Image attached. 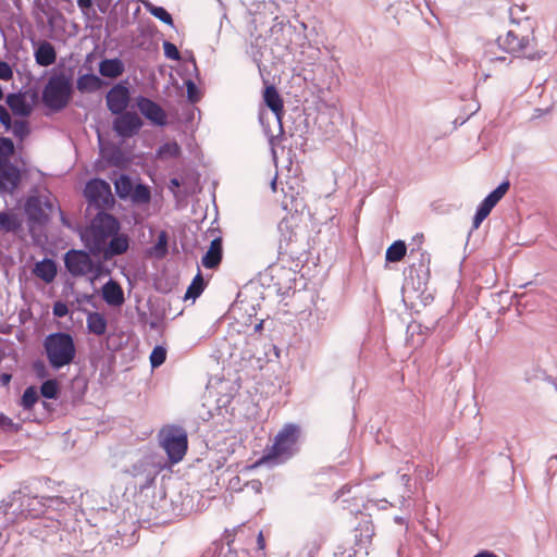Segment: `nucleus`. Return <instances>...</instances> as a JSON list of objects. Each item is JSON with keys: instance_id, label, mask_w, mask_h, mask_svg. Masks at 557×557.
I'll return each mask as SVG.
<instances>
[{"instance_id": "f257e3e1", "label": "nucleus", "mask_w": 557, "mask_h": 557, "mask_svg": "<svg viewBox=\"0 0 557 557\" xmlns=\"http://www.w3.org/2000/svg\"><path fill=\"white\" fill-rule=\"evenodd\" d=\"M498 51L529 60H540L546 54L537 49L534 27L529 18L525 20L522 29H510L505 36H499L495 42L486 46L480 64L482 71H487L484 73V81L491 76L492 70L507 67L511 62L508 57L499 54Z\"/></svg>"}, {"instance_id": "f03ea898", "label": "nucleus", "mask_w": 557, "mask_h": 557, "mask_svg": "<svg viewBox=\"0 0 557 557\" xmlns=\"http://www.w3.org/2000/svg\"><path fill=\"white\" fill-rule=\"evenodd\" d=\"M119 231L120 222L117 219L110 213L99 211L82 238L88 251L97 257L103 250V245Z\"/></svg>"}, {"instance_id": "7ed1b4c3", "label": "nucleus", "mask_w": 557, "mask_h": 557, "mask_svg": "<svg viewBox=\"0 0 557 557\" xmlns=\"http://www.w3.org/2000/svg\"><path fill=\"white\" fill-rule=\"evenodd\" d=\"M42 346L49 366L54 370L70 366L75 359L76 347L69 333H51L45 337Z\"/></svg>"}, {"instance_id": "20e7f679", "label": "nucleus", "mask_w": 557, "mask_h": 557, "mask_svg": "<svg viewBox=\"0 0 557 557\" xmlns=\"http://www.w3.org/2000/svg\"><path fill=\"white\" fill-rule=\"evenodd\" d=\"M45 511L44 496H27L22 491L13 492L7 500L0 505V513L5 522L12 523L20 517L36 518Z\"/></svg>"}, {"instance_id": "39448f33", "label": "nucleus", "mask_w": 557, "mask_h": 557, "mask_svg": "<svg viewBox=\"0 0 557 557\" xmlns=\"http://www.w3.org/2000/svg\"><path fill=\"white\" fill-rule=\"evenodd\" d=\"M72 94L71 78L64 73H58L48 78L42 89L41 99L48 109L59 112L67 107Z\"/></svg>"}, {"instance_id": "423d86ee", "label": "nucleus", "mask_w": 557, "mask_h": 557, "mask_svg": "<svg viewBox=\"0 0 557 557\" xmlns=\"http://www.w3.org/2000/svg\"><path fill=\"white\" fill-rule=\"evenodd\" d=\"M299 432L297 424H285L276 434L271 449L263 458L268 461L273 460L275 463H282L289 459L297 451Z\"/></svg>"}, {"instance_id": "0eeeda50", "label": "nucleus", "mask_w": 557, "mask_h": 557, "mask_svg": "<svg viewBox=\"0 0 557 557\" xmlns=\"http://www.w3.org/2000/svg\"><path fill=\"white\" fill-rule=\"evenodd\" d=\"M159 442L172 463L180 462L186 455L188 436L186 430L182 426H164L159 432Z\"/></svg>"}, {"instance_id": "6e6552de", "label": "nucleus", "mask_w": 557, "mask_h": 557, "mask_svg": "<svg viewBox=\"0 0 557 557\" xmlns=\"http://www.w3.org/2000/svg\"><path fill=\"white\" fill-rule=\"evenodd\" d=\"M89 253L85 250L76 249H71L65 253L64 264L71 275L77 277L92 274V278L96 280L103 274L102 263H95Z\"/></svg>"}, {"instance_id": "1a4fd4ad", "label": "nucleus", "mask_w": 557, "mask_h": 557, "mask_svg": "<svg viewBox=\"0 0 557 557\" xmlns=\"http://www.w3.org/2000/svg\"><path fill=\"white\" fill-rule=\"evenodd\" d=\"M84 195L89 205L94 206L96 209H100L101 211L109 209L114 205L111 186L101 178H92L88 181L84 189Z\"/></svg>"}, {"instance_id": "9d476101", "label": "nucleus", "mask_w": 557, "mask_h": 557, "mask_svg": "<svg viewBox=\"0 0 557 557\" xmlns=\"http://www.w3.org/2000/svg\"><path fill=\"white\" fill-rule=\"evenodd\" d=\"M112 122V129L121 138H132L139 133L144 122L136 112L124 111L115 114Z\"/></svg>"}, {"instance_id": "9b49d317", "label": "nucleus", "mask_w": 557, "mask_h": 557, "mask_svg": "<svg viewBox=\"0 0 557 557\" xmlns=\"http://www.w3.org/2000/svg\"><path fill=\"white\" fill-rule=\"evenodd\" d=\"M24 210L29 222L42 224L49 220L48 212L53 210V201L49 197L29 196Z\"/></svg>"}, {"instance_id": "f8f14e48", "label": "nucleus", "mask_w": 557, "mask_h": 557, "mask_svg": "<svg viewBox=\"0 0 557 557\" xmlns=\"http://www.w3.org/2000/svg\"><path fill=\"white\" fill-rule=\"evenodd\" d=\"M509 182L500 183L493 191H491L479 205L475 214L473 216L472 225L474 228H478L481 223L488 216L492 209L497 205V202L505 196V194L509 189Z\"/></svg>"}, {"instance_id": "ddd939ff", "label": "nucleus", "mask_w": 557, "mask_h": 557, "mask_svg": "<svg viewBox=\"0 0 557 557\" xmlns=\"http://www.w3.org/2000/svg\"><path fill=\"white\" fill-rule=\"evenodd\" d=\"M21 181L20 169L9 160H0V195H13Z\"/></svg>"}, {"instance_id": "4468645a", "label": "nucleus", "mask_w": 557, "mask_h": 557, "mask_svg": "<svg viewBox=\"0 0 557 557\" xmlns=\"http://www.w3.org/2000/svg\"><path fill=\"white\" fill-rule=\"evenodd\" d=\"M135 102L141 115L152 125L163 127L168 124V115L159 103L145 96H138Z\"/></svg>"}, {"instance_id": "2eb2a0df", "label": "nucleus", "mask_w": 557, "mask_h": 557, "mask_svg": "<svg viewBox=\"0 0 557 557\" xmlns=\"http://www.w3.org/2000/svg\"><path fill=\"white\" fill-rule=\"evenodd\" d=\"M125 472L138 480L140 488H145L153 483L158 470L149 457H144L133 463Z\"/></svg>"}, {"instance_id": "dca6fc26", "label": "nucleus", "mask_w": 557, "mask_h": 557, "mask_svg": "<svg viewBox=\"0 0 557 557\" xmlns=\"http://www.w3.org/2000/svg\"><path fill=\"white\" fill-rule=\"evenodd\" d=\"M129 100V89L124 83L115 84L106 95L107 108L112 114L126 111Z\"/></svg>"}, {"instance_id": "f3484780", "label": "nucleus", "mask_w": 557, "mask_h": 557, "mask_svg": "<svg viewBox=\"0 0 557 557\" xmlns=\"http://www.w3.org/2000/svg\"><path fill=\"white\" fill-rule=\"evenodd\" d=\"M129 247V238L126 234L113 235L107 244L103 245V250L100 251V256L104 261L111 260L115 256H120L127 251Z\"/></svg>"}, {"instance_id": "a211bd4d", "label": "nucleus", "mask_w": 557, "mask_h": 557, "mask_svg": "<svg viewBox=\"0 0 557 557\" xmlns=\"http://www.w3.org/2000/svg\"><path fill=\"white\" fill-rule=\"evenodd\" d=\"M34 57L38 65L47 67L55 63L57 51L51 42L42 40L35 48Z\"/></svg>"}, {"instance_id": "6ab92c4d", "label": "nucleus", "mask_w": 557, "mask_h": 557, "mask_svg": "<svg viewBox=\"0 0 557 557\" xmlns=\"http://www.w3.org/2000/svg\"><path fill=\"white\" fill-rule=\"evenodd\" d=\"M264 103L274 113L275 120L282 131L281 117L283 114V100L274 86H268L263 94Z\"/></svg>"}, {"instance_id": "aec40b11", "label": "nucleus", "mask_w": 557, "mask_h": 557, "mask_svg": "<svg viewBox=\"0 0 557 557\" xmlns=\"http://www.w3.org/2000/svg\"><path fill=\"white\" fill-rule=\"evenodd\" d=\"M5 102L15 115L28 116L32 113L33 108L24 94H9L5 98Z\"/></svg>"}, {"instance_id": "412c9836", "label": "nucleus", "mask_w": 557, "mask_h": 557, "mask_svg": "<svg viewBox=\"0 0 557 557\" xmlns=\"http://www.w3.org/2000/svg\"><path fill=\"white\" fill-rule=\"evenodd\" d=\"M102 298L109 306L119 307L124 302V293L119 283L109 280L102 286Z\"/></svg>"}, {"instance_id": "4be33fe9", "label": "nucleus", "mask_w": 557, "mask_h": 557, "mask_svg": "<svg viewBox=\"0 0 557 557\" xmlns=\"http://www.w3.org/2000/svg\"><path fill=\"white\" fill-rule=\"evenodd\" d=\"M222 239L220 237L214 238L207 252L201 259V263L207 269H214L216 268L221 260H222Z\"/></svg>"}, {"instance_id": "5701e85b", "label": "nucleus", "mask_w": 557, "mask_h": 557, "mask_svg": "<svg viewBox=\"0 0 557 557\" xmlns=\"http://www.w3.org/2000/svg\"><path fill=\"white\" fill-rule=\"evenodd\" d=\"M57 263L49 258L36 262L33 269V273L47 284L53 282L57 276Z\"/></svg>"}, {"instance_id": "b1692460", "label": "nucleus", "mask_w": 557, "mask_h": 557, "mask_svg": "<svg viewBox=\"0 0 557 557\" xmlns=\"http://www.w3.org/2000/svg\"><path fill=\"white\" fill-rule=\"evenodd\" d=\"M125 71L124 62L119 58L104 59L99 63V73L103 77L116 78Z\"/></svg>"}, {"instance_id": "393cba45", "label": "nucleus", "mask_w": 557, "mask_h": 557, "mask_svg": "<svg viewBox=\"0 0 557 557\" xmlns=\"http://www.w3.org/2000/svg\"><path fill=\"white\" fill-rule=\"evenodd\" d=\"M102 85V79L92 73L83 74L76 81V88L82 94L95 92L101 89Z\"/></svg>"}, {"instance_id": "a878e982", "label": "nucleus", "mask_w": 557, "mask_h": 557, "mask_svg": "<svg viewBox=\"0 0 557 557\" xmlns=\"http://www.w3.org/2000/svg\"><path fill=\"white\" fill-rule=\"evenodd\" d=\"M107 320L99 312H90L87 315V329L95 335H103L107 332Z\"/></svg>"}, {"instance_id": "bb28decb", "label": "nucleus", "mask_w": 557, "mask_h": 557, "mask_svg": "<svg viewBox=\"0 0 557 557\" xmlns=\"http://www.w3.org/2000/svg\"><path fill=\"white\" fill-rule=\"evenodd\" d=\"M140 2L152 16L169 26H173V17L163 7L154 5L149 0H140Z\"/></svg>"}, {"instance_id": "cd10ccee", "label": "nucleus", "mask_w": 557, "mask_h": 557, "mask_svg": "<svg viewBox=\"0 0 557 557\" xmlns=\"http://www.w3.org/2000/svg\"><path fill=\"white\" fill-rule=\"evenodd\" d=\"M128 199L134 205L149 203L150 200H151L150 188L147 185L143 184V183H138V184L134 185V187L132 189V194L128 197Z\"/></svg>"}, {"instance_id": "c85d7f7f", "label": "nucleus", "mask_w": 557, "mask_h": 557, "mask_svg": "<svg viewBox=\"0 0 557 557\" xmlns=\"http://www.w3.org/2000/svg\"><path fill=\"white\" fill-rule=\"evenodd\" d=\"M134 187L132 178L126 174H121L114 181L115 193L120 199L126 200L132 194Z\"/></svg>"}, {"instance_id": "c756f323", "label": "nucleus", "mask_w": 557, "mask_h": 557, "mask_svg": "<svg viewBox=\"0 0 557 557\" xmlns=\"http://www.w3.org/2000/svg\"><path fill=\"white\" fill-rule=\"evenodd\" d=\"M407 252V246L404 240H395L385 252V259L388 262L400 261Z\"/></svg>"}, {"instance_id": "7c9ffc66", "label": "nucleus", "mask_w": 557, "mask_h": 557, "mask_svg": "<svg viewBox=\"0 0 557 557\" xmlns=\"http://www.w3.org/2000/svg\"><path fill=\"white\" fill-rule=\"evenodd\" d=\"M203 288H205V280L201 276V273L198 272L186 290L185 299L195 300L197 297H199L201 295V293L203 292Z\"/></svg>"}, {"instance_id": "2f4dec72", "label": "nucleus", "mask_w": 557, "mask_h": 557, "mask_svg": "<svg viewBox=\"0 0 557 557\" xmlns=\"http://www.w3.org/2000/svg\"><path fill=\"white\" fill-rule=\"evenodd\" d=\"M21 224L14 214L7 211L0 212V228L4 232H15L20 228Z\"/></svg>"}, {"instance_id": "473e14b6", "label": "nucleus", "mask_w": 557, "mask_h": 557, "mask_svg": "<svg viewBox=\"0 0 557 557\" xmlns=\"http://www.w3.org/2000/svg\"><path fill=\"white\" fill-rule=\"evenodd\" d=\"M157 154L160 158H176L181 154V147L175 140L168 141L158 148Z\"/></svg>"}, {"instance_id": "72a5a7b5", "label": "nucleus", "mask_w": 557, "mask_h": 557, "mask_svg": "<svg viewBox=\"0 0 557 557\" xmlns=\"http://www.w3.org/2000/svg\"><path fill=\"white\" fill-rule=\"evenodd\" d=\"M37 400H38V392H37L36 387L28 386L22 395L21 406L24 409H30L36 404Z\"/></svg>"}, {"instance_id": "f704fd0d", "label": "nucleus", "mask_w": 557, "mask_h": 557, "mask_svg": "<svg viewBox=\"0 0 557 557\" xmlns=\"http://www.w3.org/2000/svg\"><path fill=\"white\" fill-rule=\"evenodd\" d=\"M59 386L55 380H47L40 386V394L47 399L57 398Z\"/></svg>"}, {"instance_id": "c9c22d12", "label": "nucleus", "mask_w": 557, "mask_h": 557, "mask_svg": "<svg viewBox=\"0 0 557 557\" xmlns=\"http://www.w3.org/2000/svg\"><path fill=\"white\" fill-rule=\"evenodd\" d=\"M166 359V349L162 346H156L150 354V364L152 368L160 367Z\"/></svg>"}, {"instance_id": "e433bc0d", "label": "nucleus", "mask_w": 557, "mask_h": 557, "mask_svg": "<svg viewBox=\"0 0 557 557\" xmlns=\"http://www.w3.org/2000/svg\"><path fill=\"white\" fill-rule=\"evenodd\" d=\"M14 153V144L11 138L0 137V160H8Z\"/></svg>"}, {"instance_id": "4c0bfd02", "label": "nucleus", "mask_w": 557, "mask_h": 557, "mask_svg": "<svg viewBox=\"0 0 557 557\" xmlns=\"http://www.w3.org/2000/svg\"><path fill=\"white\" fill-rule=\"evenodd\" d=\"M12 133L15 137L23 140L29 134V126L26 121H15L12 126Z\"/></svg>"}, {"instance_id": "58836bf2", "label": "nucleus", "mask_w": 557, "mask_h": 557, "mask_svg": "<svg viewBox=\"0 0 557 557\" xmlns=\"http://www.w3.org/2000/svg\"><path fill=\"white\" fill-rule=\"evenodd\" d=\"M186 91H187V99L191 103H196L200 100V91L197 87V85L191 79L185 81Z\"/></svg>"}, {"instance_id": "ea45409f", "label": "nucleus", "mask_w": 557, "mask_h": 557, "mask_svg": "<svg viewBox=\"0 0 557 557\" xmlns=\"http://www.w3.org/2000/svg\"><path fill=\"white\" fill-rule=\"evenodd\" d=\"M65 500L61 496H44V505L46 508H52L55 510H61L65 506Z\"/></svg>"}, {"instance_id": "a19ab883", "label": "nucleus", "mask_w": 557, "mask_h": 557, "mask_svg": "<svg viewBox=\"0 0 557 557\" xmlns=\"http://www.w3.org/2000/svg\"><path fill=\"white\" fill-rule=\"evenodd\" d=\"M163 51L165 58L170 60L178 61L181 59V53L177 47L170 41H163Z\"/></svg>"}, {"instance_id": "79ce46f5", "label": "nucleus", "mask_w": 557, "mask_h": 557, "mask_svg": "<svg viewBox=\"0 0 557 557\" xmlns=\"http://www.w3.org/2000/svg\"><path fill=\"white\" fill-rule=\"evenodd\" d=\"M321 547V542L318 539L309 541L302 548L307 557H314Z\"/></svg>"}, {"instance_id": "37998d69", "label": "nucleus", "mask_w": 557, "mask_h": 557, "mask_svg": "<svg viewBox=\"0 0 557 557\" xmlns=\"http://www.w3.org/2000/svg\"><path fill=\"white\" fill-rule=\"evenodd\" d=\"M166 247H168V239H166V235L164 232H162L160 235H159V238H158V243L156 244V251L160 255V256H164L166 253Z\"/></svg>"}, {"instance_id": "c03bdc74", "label": "nucleus", "mask_w": 557, "mask_h": 557, "mask_svg": "<svg viewBox=\"0 0 557 557\" xmlns=\"http://www.w3.org/2000/svg\"><path fill=\"white\" fill-rule=\"evenodd\" d=\"M12 77V67L7 62L0 61V79L10 81Z\"/></svg>"}, {"instance_id": "a18cd8bd", "label": "nucleus", "mask_w": 557, "mask_h": 557, "mask_svg": "<svg viewBox=\"0 0 557 557\" xmlns=\"http://www.w3.org/2000/svg\"><path fill=\"white\" fill-rule=\"evenodd\" d=\"M0 122L7 128L10 129L12 126V119L8 110L0 104Z\"/></svg>"}, {"instance_id": "49530a36", "label": "nucleus", "mask_w": 557, "mask_h": 557, "mask_svg": "<svg viewBox=\"0 0 557 557\" xmlns=\"http://www.w3.org/2000/svg\"><path fill=\"white\" fill-rule=\"evenodd\" d=\"M277 228L281 232V234L285 237V239H292V231H289V221L287 219H283L278 223Z\"/></svg>"}, {"instance_id": "de8ad7c7", "label": "nucleus", "mask_w": 557, "mask_h": 557, "mask_svg": "<svg viewBox=\"0 0 557 557\" xmlns=\"http://www.w3.org/2000/svg\"><path fill=\"white\" fill-rule=\"evenodd\" d=\"M69 313L67 306L63 302H55L53 306V314L58 318H63Z\"/></svg>"}, {"instance_id": "09e8293b", "label": "nucleus", "mask_w": 557, "mask_h": 557, "mask_svg": "<svg viewBox=\"0 0 557 557\" xmlns=\"http://www.w3.org/2000/svg\"><path fill=\"white\" fill-rule=\"evenodd\" d=\"M77 5L83 14L88 15L92 8V0H77Z\"/></svg>"}, {"instance_id": "8fccbe9b", "label": "nucleus", "mask_w": 557, "mask_h": 557, "mask_svg": "<svg viewBox=\"0 0 557 557\" xmlns=\"http://www.w3.org/2000/svg\"><path fill=\"white\" fill-rule=\"evenodd\" d=\"M416 255H419L420 256V267H424L425 263H429L430 262V258H429V255L424 253V252H420V251H414V250H411L410 255H409V258H413Z\"/></svg>"}, {"instance_id": "3c124183", "label": "nucleus", "mask_w": 557, "mask_h": 557, "mask_svg": "<svg viewBox=\"0 0 557 557\" xmlns=\"http://www.w3.org/2000/svg\"><path fill=\"white\" fill-rule=\"evenodd\" d=\"M351 492L350 485H344L342 486L337 492V498L345 496L346 494H349Z\"/></svg>"}, {"instance_id": "603ef678", "label": "nucleus", "mask_w": 557, "mask_h": 557, "mask_svg": "<svg viewBox=\"0 0 557 557\" xmlns=\"http://www.w3.org/2000/svg\"><path fill=\"white\" fill-rule=\"evenodd\" d=\"M473 557H498L497 555H495L494 553L492 552H488V550H482L480 553H478L476 555H474Z\"/></svg>"}, {"instance_id": "864d4df0", "label": "nucleus", "mask_w": 557, "mask_h": 557, "mask_svg": "<svg viewBox=\"0 0 557 557\" xmlns=\"http://www.w3.org/2000/svg\"><path fill=\"white\" fill-rule=\"evenodd\" d=\"M49 0H36L35 3H36V7L38 9H40L46 15L48 14L47 11L44 9L45 4L48 2Z\"/></svg>"}, {"instance_id": "5fc2aeb1", "label": "nucleus", "mask_w": 557, "mask_h": 557, "mask_svg": "<svg viewBox=\"0 0 557 557\" xmlns=\"http://www.w3.org/2000/svg\"><path fill=\"white\" fill-rule=\"evenodd\" d=\"M12 424V420L9 419L8 417L1 414L0 416V425H11Z\"/></svg>"}, {"instance_id": "6e6d98bb", "label": "nucleus", "mask_w": 557, "mask_h": 557, "mask_svg": "<svg viewBox=\"0 0 557 557\" xmlns=\"http://www.w3.org/2000/svg\"><path fill=\"white\" fill-rule=\"evenodd\" d=\"M11 381V375L8 373H2L0 376V382L5 385Z\"/></svg>"}, {"instance_id": "4d7b16f0", "label": "nucleus", "mask_w": 557, "mask_h": 557, "mask_svg": "<svg viewBox=\"0 0 557 557\" xmlns=\"http://www.w3.org/2000/svg\"><path fill=\"white\" fill-rule=\"evenodd\" d=\"M258 544H259V547H260V548H263V546H264V540H263L262 532H260V533H259V535H258Z\"/></svg>"}, {"instance_id": "13d9d810", "label": "nucleus", "mask_w": 557, "mask_h": 557, "mask_svg": "<svg viewBox=\"0 0 557 557\" xmlns=\"http://www.w3.org/2000/svg\"><path fill=\"white\" fill-rule=\"evenodd\" d=\"M271 189H272L273 191H276V176H275V177L272 180V182H271Z\"/></svg>"}, {"instance_id": "bf43d9fd", "label": "nucleus", "mask_w": 557, "mask_h": 557, "mask_svg": "<svg viewBox=\"0 0 557 557\" xmlns=\"http://www.w3.org/2000/svg\"><path fill=\"white\" fill-rule=\"evenodd\" d=\"M401 481L407 484L409 481H410V476L408 474H403L401 475Z\"/></svg>"}, {"instance_id": "052dcab7", "label": "nucleus", "mask_w": 557, "mask_h": 557, "mask_svg": "<svg viewBox=\"0 0 557 557\" xmlns=\"http://www.w3.org/2000/svg\"><path fill=\"white\" fill-rule=\"evenodd\" d=\"M262 323H263V322H262V321H260L259 323H257V324L255 325V331H256V332H258V331H260V330L262 329Z\"/></svg>"}, {"instance_id": "680f3d73", "label": "nucleus", "mask_w": 557, "mask_h": 557, "mask_svg": "<svg viewBox=\"0 0 557 557\" xmlns=\"http://www.w3.org/2000/svg\"><path fill=\"white\" fill-rule=\"evenodd\" d=\"M171 184H172L173 186H180V182H178V180H177V178H172V180H171Z\"/></svg>"}, {"instance_id": "e2e57ef3", "label": "nucleus", "mask_w": 557, "mask_h": 557, "mask_svg": "<svg viewBox=\"0 0 557 557\" xmlns=\"http://www.w3.org/2000/svg\"><path fill=\"white\" fill-rule=\"evenodd\" d=\"M190 65L193 66L194 70H197L196 61L194 58L190 59Z\"/></svg>"}, {"instance_id": "0e129e2a", "label": "nucleus", "mask_w": 557, "mask_h": 557, "mask_svg": "<svg viewBox=\"0 0 557 557\" xmlns=\"http://www.w3.org/2000/svg\"><path fill=\"white\" fill-rule=\"evenodd\" d=\"M414 7L419 8V0H410Z\"/></svg>"}, {"instance_id": "69168bd1", "label": "nucleus", "mask_w": 557, "mask_h": 557, "mask_svg": "<svg viewBox=\"0 0 557 557\" xmlns=\"http://www.w3.org/2000/svg\"><path fill=\"white\" fill-rule=\"evenodd\" d=\"M252 484H253V485H258V487H260V486H261V483H260V482H258V481H257V482H252Z\"/></svg>"}]
</instances>
